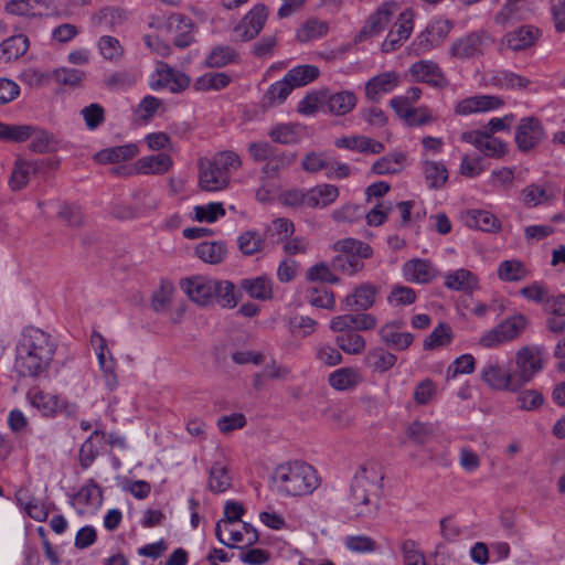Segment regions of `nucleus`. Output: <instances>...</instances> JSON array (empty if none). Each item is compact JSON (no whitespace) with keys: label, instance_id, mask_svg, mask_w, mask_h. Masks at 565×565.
<instances>
[{"label":"nucleus","instance_id":"f257e3e1","mask_svg":"<svg viewBox=\"0 0 565 565\" xmlns=\"http://www.w3.org/2000/svg\"><path fill=\"white\" fill-rule=\"evenodd\" d=\"M56 343L51 334L34 327L25 328L15 348L14 369L23 377L44 376L53 362Z\"/></svg>","mask_w":565,"mask_h":565},{"label":"nucleus","instance_id":"f03ea898","mask_svg":"<svg viewBox=\"0 0 565 565\" xmlns=\"http://www.w3.org/2000/svg\"><path fill=\"white\" fill-rule=\"evenodd\" d=\"M271 489L284 497L311 494L319 486L317 470L309 463L295 460L277 466L270 477Z\"/></svg>","mask_w":565,"mask_h":565},{"label":"nucleus","instance_id":"7ed1b4c3","mask_svg":"<svg viewBox=\"0 0 565 565\" xmlns=\"http://www.w3.org/2000/svg\"><path fill=\"white\" fill-rule=\"evenodd\" d=\"M383 473L375 462H366L356 470L351 482L350 504L356 518H373L377 511V497Z\"/></svg>","mask_w":565,"mask_h":565},{"label":"nucleus","instance_id":"20e7f679","mask_svg":"<svg viewBox=\"0 0 565 565\" xmlns=\"http://www.w3.org/2000/svg\"><path fill=\"white\" fill-rule=\"evenodd\" d=\"M184 294L200 306H209L216 301L223 308L237 305L235 286L231 281H220L206 276H193L181 280Z\"/></svg>","mask_w":565,"mask_h":565},{"label":"nucleus","instance_id":"39448f33","mask_svg":"<svg viewBox=\"0 0 565 565\" xmlns=\"http://www.w3.org/2000/svg\"><path fill=\"white\" fill-rule=\"evenodd\" d=\"M339 254L331 260V268L341 274L353 276L364 268V259L372 256L370 245L355 238H344L333 244Z\"/></svg>","mask_w":565,"mask_h":565},{"label":"nucleus","instance_id":"423d86ee","mask_svg":"<svg viewBox=\"0 0 565 565\" xmlns=\"http://www.w3.org/2000/svg\"><path fill=\"white\" fill-rule=\"evenodd\" d=\"M544 349L540 345H524L514 355V370H511L516 392L529 384L545 367Z\"/></svg>","mask_w":565,"mask_h":565},{"label":"nucleus","instance_id":"0eeeda50","mask_svg":"<svg viewBox=\"0 0 565 565\" xmlns=\"http://www.w3.org/2000/svg\"><path fill=\"white\" fill-rule=\"evenodd\" d=\"M26 397L29 403L46 417H55L58 414L73 417L77 413V405L60 395L32 390L28 392Z\"/></svg>","mask_w":565,"mask_h":565},{"label":"nucleus","instance_id":"6e6552de","mask_svg":"<svg viewBox=\"0 0 565 565\" xmlns=\"http://www.w3.org/2000/svg\"><path fill=\"white\" fill-rule=\"evenodd\" d=\"M190 85V77L174 70L169 64L160 62L156 71L149 77V86L152 90L168 89L171 93H180Z\"/></svg>","mask_w":565,"mask_h":565},{"label":"nucleus","instance_id":"1a4fd4ad","mask_svg":"<svg viewBox=\"0 0 565 565\" xmlns=\"http://www.w3.org/2000/svg\"><path fill=\"white\" fill-rule=\"evenodd\" d=\"M399 11V4L395 1H386L381 3L376 10L371 13L361 28L358 40L364 41L382 33L394 17Z\"/></svg>","mask_w":565,"mask_h":565},{"label":"nucleus","instance_id":"9d476101","mask_svg":"<svg viewBox=\"0 0 565 565\" xmlns=\"http://www.w3.org/2000/svg\"><path fill=\"white\" fill-rule=\"evenodd\" d=\"M505 102L497 95H475L458 100L454 106V113L458 116L486 114L501 109Z\"/></svg>","mask_w":565,"mask_h":565},{"label":"nucleus","instance_id":"9b49d317","mask_svg":"<svg viewBox=\"0 0 565 565\" xmlns=\"http://www.w3.org/2000/svg\"><path fill=\"white\" fill-rule=\"evenodd\" d=\"M479 377L491 390L516 392L511 370L504 369L498 360L487 361L480 369Z\"/></svg>","mask_w":565,"mask_h":565},{"label":"nucleus","instance_id":"f8f14e48","mask_svg":"<svg viewBox=\"0 0 565 565\" xmlns=\"http://www.w3.org/2000/svg\"><path fill=\"white\" fill-rule=\"evenodd\" d=\"M486 33L473 31L455 40L448 53L451 57L457 60H470L482 55Z\"/></svg>","mask_w":565,"mask_h":565},{"label":"nucleus","instance_id":"ddd939ff","mask_svg":"<svg viewBox=\"0 0 565 565\" xmlns=\"http://www.w3.org/2000/svg\"><path fill=\"white\" fill-rule=\"evenodd\" d=\"M0 139L10 141H52L53 136L36 125H11L0 121Z\"/></svg>","mask_w":565,"mask_h":565},{"label":"nucleus","instance_id":"4468645a","mask_svg":"<svg viewBox=\"0 0 565 565\" xmlns=\"http://www.w3.org/2000/svg\"><path fill=\"white\" fill-rule=\"evenodd\" d=\"M401 82V74L396 71L380 73L365 83V97L371 102H379L384 95L395 90Z\"/></svg>","mask_w":565,"mask_h":565},{"label":"nucleus","instance_id":"2eb2a0df","mask_svg":"<svg viewBox=\"0 0 565 565\" xmlns=\"http://www.w3.org/2000/svg\"><path fill=\"white\" fill-rule=\"evenodd\" d=\"M268 17V10L264 4L254 6L249 12L235 28L239 40L249 41L255 39L263 30Z\"/></svg>","mask_w":565,"mask_h":565},{"label":"nucleus","instance_id":"dca6fc26","mask_svg":"<svg viewBox=\"0 0 565 565\" xmlns=\"http://www.w3.org/2000/svg\"><path fill=\"white\" fill-rule=\"evenodd\" d=\"M409 75L413 81L426 83L433 87H445L447 78L439 65L430 60H423L411 65Z\"/></svg>","mask_w":565,"mask_h":565},{"label":"nucleus","instance_id":"f3484780","mask_svg":"<svg viewBox=\"0 0 565 565\" xmlns=\"http://www.w3.org/2000/svg\"><path fill=\"white\" fill-rule=\"evenodd\" d=\"M540 30L533 25H522L503 35L500 41V50L513 52L523 51L532 46L540 36Z\"/></svg>","mask_w":565,"mask_h":565},{"label":"nucleus","instance_id":"a211bd4d","mask_svg":"<svg viewBox=\"0 0 565 565\" xmlns=\"http://www.w3.org/2000/svg\"><path fill=\"white\" fill-rule=\"evenodd\" d=\"M404 326L403 320L386 322L379 330L381 341L394 350H406L413 343L414 335L411 332L402 331Z\"/></svg>","mask_w":565,"mask_h":565},{"label":"nucleus","instance_id":"6ab92c4d","mask_svg":"<svg viewBox=\"0 0 565 565\" xmlns=\"http://www.w3.org/2000/svg\"><path fill=\"white\" fill-rule=\"evenodd\" d=\"M161 203L159 192L151 185L140 186L131 192V205L138 217L156 212Z\"/></svg>","mask_w":565,"mask_h":565},{"label":"nucleus","instance_id":"aec40b11","mask_svg":"<svg viewBox=\"0 0 565 565\" xmlns=\"http://www.w3.org/2000/svg\"><path fill=\"white\" fill-rule=\"evenodd\" d=\"M326 114L345 116L351 113L358 103V97L352 90L333 92L327 88Z\"/></svg>","mask_w":565,"mask_h":565},{"label":"nucleus","instance_id":"412c9836","mask_svg":"<svg viewBox=\"0 0 565 565\" xmlns=\"http://www.w3.org/2000/svg\"><path fill=\"white\" fill-rule=\"evenodd\" d=\"M249 152L255 161H267L266 171H277L290 163L291 158L280 153L270 143H250Z\"/></svg>","mask_w":565,"mask_h":565},{"label":"nucleus","instance_id":"4be33fe9","mask_svg":"<svg viewBox=\"0 0 565 565\" xmlns=\"http://www.w3.org/2000/svg\"><path fill=\"white\" fill-rule=\"evenodd\" d=\"M514 120L515 115L512 113L503 117H493L481 129L465 132L462 139L463 141H481V139L491 138L497 132L510 131Z\"/></svg>","mask_w":565,"mask_h":565},{"label":"nucleus","instance_id":"5701e85b","mask_svg":"<svg viewBox=\"0 0 565 565\" xmlns=\"http://www.w3.org/2000/svg\"><path fill=\"white\" fill-rule=\"evenodd\" d=\"M173 166L171 156L167 152H157L138 159L135 163L136 171L145 175H161Z\"/></svg>","mask_w":565,"mask_h":565},{"label":"nucleus","instance_id":"b1692460","mask_svg":"<svg viewBox=\"0 0 565 565\" xmlns=\"http://www.w3.org/2000/svg\"><path fill=\"white\" fill-rule=\"evenodd\" d=\"M30 47L29 38L23 34H13L0 42V63L8 64L21 58Z\"/></svg>","mask_w":565,"mask_h":565},{"label":"nucleus","instance_id":"393cba45","mask_svg":"<svg viewBox=\"0 0 565 565\" xmlns=\"http://www.w3.org/2000/svg\"><path fill=\"white\" fill-rule=\"evenodd\" d=\"M486 84L503 90L524 89L530 81L509 70H495L488 73Z\"/></svg>","mask_w":565,"mask_h":565},{"label":"nucleus","instance_id":"a878e982","mask_svg":"<svg viewBox=\"0 0 565 565\" xmlns=\"http://www.w3.org/2000/svg\"><path fill=\"white\" fill-rule=\"evenodd\" d=\"M403 275L409 282L428 284L436 277V269L429 260L414 258L404 264Z\"/></svg>","mask_w":565,"mask_h":565},{"label":"nucleus","instance_id":"bb28decb","mask_svg":"<svg viewBox=\"0 0 565 565\" xmlns=\"http://www.w3.org/2000/svg\"><path fill=\"white\" fill-rule=\"evenodd\" d=\"M545 138L543 122L535 116H525L515 126L514 141H541Z\"/></svg>","mask_w":565,"mask_h":565},{"label":"nucleus","instance_id":"cd10ccee","mask_svg":"<svg viewBox=\"0 0 565 565\" xmlns=\"http://www.w3.org/2000/svg\"><path fill=\"white\" fill-rule=\"evenodd\" d=\"M228 183L227 177L217 171L209 160H200L199 185L203 191H221L225 189Z\"/></svg>","mask_w":565,"mask_h":565},{"label":"nucleus","instance_id":"c85d7f7f","mask_svg":"<svg viewBox=\"0 0 565 565\" xmlns=\"http://www.w3.org/2000/svg\"><path fill=\"white\" fill-rule=\"evenodd\" d=\"M377 295L376 286L365 282L355 288L354 292L344 299L345 308L349 310H367L374 302Z\"/></svg>","mask_w":565,"mask_h":565},{"label":"nucleus","instance_id":"c756f323","mask_svg":"<svg viewBox=\"0 0 565 565\" xmlns=\"http://www.w3.org/2000/svg\"><path fill=\"white\" fill-rule=\"evenodd\" d=\"M444 285L454 291L471 292L479 287V279L472 271L459 268L445 275Z\"/></svg>","mask_w":565,"mask_h":565},{"label":"nucleus","instance_id":"7c9ffc66","mask_svg":"<svg viewBox=\"0 0 565 565\" xmlns=\"http://www.w3.org/2000/svg\"><path fill=\"white\" fill-rule=\"evenodd\" d=\"M397 117L408 127H424L435 120L433 110L428 106L402 108L395 110Z\"/></svg>","mask_w":565,"mask_h":565},{"label":"nucleus","instance_id":"2f4dec72","mask_svg":"<svg viewBox=\"0 0 565 565\" xmlns=\"http://www.w3.org/2000/svg\"><path fill=\"white\" fill-rule=\"evenodd\" d=\"M270 137L273 141H300L310 138V130L298 122H284L271 129Z\"/></svg>","mask_w":565,"mask_h":565},{"label":"nucleus","instance_id":"473e14b6","mask_svg":"<svg viewBox=\"0 0 565 565\" xmlns=\"http://www.w3.org/2000/svg\"><path fill=\"white\" fill-rule=\"evenodd\" d=\"M526 0H507L503 7L495 13L494 22L503 28L515 21L525 19Z\"/></svg>","mask_w":565,"mask_h":565},{"label":"nucleus","instance_id":"72a5a7b5","mask_svg":"<svg viewBox=\"0 0 565 565\" xmlns=\"http://www.w3.org/2000/svg\"><path fill=\"white\" fill-rule=\"evenodd\" d=\"M138 153L136 143H124L110 147L95 153L94 159L99 163H118L129 160Z\"/></svg>","mask_w":565,"mask_h":565},{"label":"nucleus","instance_id":"f704fd0d","mask_svg":"<svg viewBox=\"0 0 565 565\" xmlns=\"http://www.w3.org/2000/svg\"><path fill=\"white\" fill-rule=\"evenodd\" d=\"M339 196V189L333 184H320L308 190L307 202L310 209L326 207Z\"/></svg>","mask_w":565,"mask_h":565},{"label":"nucleus","instance_id":"c9c22d12","mask_svg":"<svg viewBox=\"0 0 565 565\" xmlns=\"http://www.w3.org/2000/svg\"><path fill=\"white\" fill-rule=\"evenodd\" d=\"M170 28H175L179 34L174 38V45L181 49L188 47L193 42L192 21L184 14L173 13L169 17Z\"/></svg>","mask_w":565,"mask_h":565},{"label":"nucleus","instance_id":"e433bc0d","mask_svg":"<svg viewBox=\"0 0 565 565\" xmlns=\"http://www.w3.org/2000/svg\"><path fill=\"white\" fill-rule=\"evenodd\" d=\"M329 25L317 18H310L299 25L296 38L299 42L307 43L327 35Z\"/></svg>","mask_w":565,"mask_h":565},{"label":"nucleus","instance_id":"4c0bfd02","mask_svg":"<svg viewBox=\"0 0 565 565\" xmlns=\"http://www.w3.org/2000/svg\"><path fill=\"white\" fill-rule=\"evenodd\" d=\"M407 162L406 153L394 151L376 160L372 170L375 174H391L401 172Z\"/></svg>","mask_w":565,"mask_h":565},{"label":"nucleus","instance_id":"58836bf2","mask_svg":"<svg viewBox=\"0 0 565 565\" xmlns=\"http://www.w3.org/2000/svg\"><path fill=\"white\" fill-rule=\"evenodd\" d=\"M241 287L254 299L268 300L273 296V281L267 276L243 279Z\"/></svg>","mask_w":565,"mask_h":565},{"label":"nucleus","instance_id":"ea45409f","mask_svg":"<svg viewBox=\"0 0 565 565\" xmlns=\"http://www.w3.org/2000/svg\"><path fill=\"white\" fill-rule=\"evenodd\" d=\"M232 486L228 469L222 462H214L209 471L207 488L213 493H223Z\"/></svg>","mask_w":565,"mask_h":565},{"label":"nucleus","instance_id":"a19ab883","mask_svg":"<svg viewBox=\"0 0 565 565\" xmlns=\"http://www.w3.org/2000/svg\"><path fill=\"white\" fill-rule=\"evenodd\" d=\"M466 223L469 227L483 232H494L500 228L499 220L492 213L483 210L468 211Z\"/></svg>","mask_w":565,"mask_h":565},{"label":"nucleus","instance_id":"79ce46f5","mask_svg":"<svg viewBox=\"0 0 565 565\" xmlns=\"http://www.w3.org/2000/svg\"><path fill=\"white\" fill-rule=\"evenodd\" d=\"M320 71L311 64L298 65L286 73V79L292 84L294 88L306 86L318 78Z\"/></svg>","mask_w":565,"mask_h":565},{"label":"nucleus","instance_id":"37998d69","mask_svg":"<svg viewBox=\"0 0 565 565\" xmlns=\"http://www.w3.org/2000/svg\"><path fill=\"white\" fill-rule=\"evenodd\" d=\"M226 254L227 249L222 242H203L195 247V255L209 264L223 262Z\"/></svg>","mask_w":565,"mask_h":565},{"label":"nucleus","instance_id":"c03bdc74","mask_svg":"<svg viewBox=\"0 0 565 565\" xmlns=\"http://www.w3.org/2000/svg\"><path fill=\"white\" fill-rule=\"evenodd\" d=\"M238 54L232 46L218 45L213 47L205 57V65L212 68H220L235 63Z\"/></svg>","mask_w":565,"mask_h":565},{"label":"nucleus","instance_id":"a18cd8bd","mask_svg":"<svg viewBox=\"0 0 565 565\" xmlns=\"http://www.w3.org/2000/svg\"><path fill=\"white\" fill-rule=\"evenodd\" d=\"M74 501L85 508H97L103 501L102 489L93 479H90L89 482L82 487L74 495Z\"/></svg>","mask_w":565,"mask_h":565},{"label":"nucleus","instance_id":"49530a36","mask_svg":"<svg viewBox=\"0 0 565 565\" xmlns=\"http://www.w3.org/2000/svg\"><path fill=\"white\" fill-rule=\"evenodd\" d=\"M359 381L360 374L352 367H341L329 375V384L338 391L350 390L354 387Z\"/></svg>","mask_w":565,"mask_h":565},{"label":"nucleus","instance_id":"de8ad7c7","mask_svg":"<svg viewBox=\"0 0 565 565\" xmlns=\"http://www.w3.org/2000/svg\"><path fill=\"white\" fill-rule=\"evenodd\" d=\"M327 88L307 94L298 104V111L302 115H313L318 111L326 114Z\"/></svg>","mask_w":565,"mask_h":565},{"label":"nucleus","instance_id":"09e8293b","mask_svg":"<svg viewBox=\"0 0 565 565\" xmlns=\"http://www.w3.org/2000/svg\"><path fill=\"white\" fill-rule=\"evenodd\" d=\"M126 19V11L124 9L116 7L103 8L92 17V21L94 24L106 25L111 29L124 23Z\"/></svg>","mask_w":565,"mask_h":565},{"label":"nucleus","instance_id":"8fccbe9b","mask_svg":"<svg viewBox=\"0 0 565 565\" xmlns=\"http://www.w3.org/2000/svg\"><path fill=\"white\" fill-rule=\"evenodd\" d=\"M527 276L523 263L518 259H507L499 264L498 277L502 281H520Z\"/></svg>","mask_w":565,"mask_h":565},{"label":"nucleus","instance_id":"3c124183","mask_svg":"<svg viewBox=\"0 0 565 565\" xmlns=\"http://www.w3.org/2000/svg\"><path fill=\"white\" fill-rule=\"evenodd\" d=\"M231 83V77L226 73L210 72L198 77L194 83L196 90H220Z\"/></svg>","mask_w":565,"mask_h":565},{"label":"nucleus","instance_id":"603ef678","mask_svg":"<svg viewBox=\"0 0 565 565\" xmlns=\"http://www.w3.org/2000/svg\"><path fill=\"white\" fill-rule=\"evenodd\" d=\"M337 345L347 354H361L366 347V342L358 332L350 331L338 334L335 338Z\"/></svg>","mask_w":565,"mask_h":565},{"label":"nucleus","instance_id":"864d4df0","mask_svg":"<svg viewBox=\"0 0 565 565\" xmlns=\"http://www.w3.org/2000/svg\"><path fill=\"white\" fill-rule=\"evenodd\" d=\"M100 55L109 62H119L125 53L119 40L111 35H103L97 41Z\"/></svg>","mask_w":565,"mask_h":565},{"label":"nucleus","instance_id":"5fc2aeb1","mask_svg":"<svg viewBox=\"0 0 565 565\" xmlns=\"http://www.w3.org/2000/svg\"><path fill=\"white\" fill-rule=\"evenodd\" d=\"M138 76L130 71H115L107 75L104 85L110 90H127L136 85Z\"/></svg>","mask_w":565,"mask_h":565},{"label":"nucleus","instance_id":"6e6d98bb","mask_svg":"<svg viewBox=\"0 0 565 565\" xmlns=\"http://www.w3.org/2000/svg\"><path fill=\"white\" fill-rule=\"evenodd\" d=\"M333 158L323 152H310L302 159V168L308 173H317L323 171L327 175L329 169L332 168Z\"/></svg>","mask_w":565,"mask_h":565},{"label":"nucleus","instance_id":"4d7b16f0","mask_svg":"<svg viewBox=\"0 0 565 565\" xmlns=\"http://www.w3.org/2000/svg\"><path fill=\"white\" fill-rule=\"evenodd\" d=\"M213 167L216 168L217 171L222 172L227 177V181L230 182L231 173L237 170L241 166V159L237 153L234 151H221L213 157L212 160H209Z\"/></svg>","mask_w":565,"mask_h":565},{"label":"nucleus","instance_id":"13d9d810","mask_svg":"<svg viewBox=\"0 0 565 565\" xmlns=\"http://www.w3.org/2000/svg\"><path fill=\"white\" fill-rule=\"evenodd\" d=\"M367 360L374 371L384 373L395 365L397 356L383 348H375L369 352Z\"/></svg>","mask_w":565,"mask_h":565},{"label":"nucleus","instance_id":"bf43d9fd","mask_svg":"<svg viewBox=\"0 0 565 565\" xmlns=\"http://www.w3.org/2000/svg\"><path fill=\"white\" fill-rule=\"evenodd\" d=\"M452 330L447 323H439L425 339L424 349L435 350L449 344L452 340Z\"/></svg>","mask_w":565,"mask_h":565},{"label":"nucleus","instance_id":"052dcab7","mask_svg":"<svg viewBox=\"0 0 565 565\" xmlns=\"http://www.w3.org/2000/svg\"><path fill=\"white\" fill-rule=\"evenodd\" d=\"M516 397L515 402L518 405V408L521 411L526 412H533L540 408L544 404V396L541 392L537 390L532 388H521L520 391L515 392Z\"/></svg>","mask_w":565,"mask_h":565},{"label":"nucleus","instance_id":"680f3d73","mask_svg":"<svg viewBox=\"0 0 565 565\" xmlns=\"http://www.w3.org/2000/svg\"><path fill=\"white\" fill-rule=\"evenodd\" d=\"M239 250L247 256L259 253L265 247V241L263 236L256 231H246L242 233L238 238Z\"/></svg>","mask_w":565,"mask_h":565},{"label":"nucleus","instance_id":"e2e57ef3","mask_svg":"<svg viewBox=\"0 0 565 565\" xmlns=\"http://www.w3.org/2000/svg\"><path fill=\"white\" fill-rule=\"evenodd\" d=\"M424 173L429 188L439 189L448 179V171L443 163L435 161L424 162Z\"/></svg>","mask_w":565,"mask_h":565},{"label":"nucleus","instance_id":"0e129e2a","mask_svg":"<svg viewBox=\"0 0 565 565\" xmlns=\"http://www.w3.org/2000/svg\"><path fill=\"white\" fill-rule=\"evenodd\" d=\"M502 338L505 342L512 341L518 338L526 327V318L523 315H516L511 318L505 319L500 324H498Z\"/></svg>","mask_w":565,"mask_h":565},{"label":"nucleus","instance_id":"69168bd1","mask_svg":"<svg viewBox=\"0 0 565 565\" xmlns=\"http://www.w3.org/2000/svg\"><path fill=\"white\" fill-rule=\"evenodd\" d=\"M35 172V167L31 162L18 161L10 178V186L12 190L23 189L30 181L31 175Z\"/></svg>","mask_w":565,"mask_h":565},{"label":"nucleus","instance_id":"338daca9","mask_svg":"<svg viewBox=\"0 0 565 565\" xmlns=\"http://www.w3.org/2000/svg\"><path fill=\"white\" fill-rule=\"evenodd\" d=\"M308 302L311 306L323 309H333L335 305L334 295L326 287H313L308 289Z\"/></svg>","mask_w":565,"mask_h":565},{"label":"nucleus","instance_id":"774afa93","mask_svg":"<svg viewBox=\"0 0 565 565\" xmlns=\"http://www.w3.org/2000/svg\"><path fill=\"white\" fill-rule=\"evenodd\" d=\"M552 198L553 194L551 192L536 184L527 185L521 192V200L527 206H536L547 202Z\"/></svg>","mask_w":565,"mask_h":565}]
</instances>
